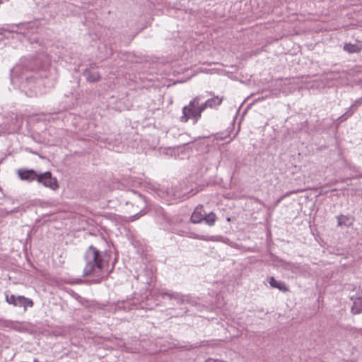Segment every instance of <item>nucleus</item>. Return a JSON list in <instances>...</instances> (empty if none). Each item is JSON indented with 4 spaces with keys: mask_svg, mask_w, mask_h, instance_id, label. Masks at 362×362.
Returning <instances> with one entry per match:
<instances>
[{
    "mask_svg": "<svg viewBox=\"0 0 362 362\" xmlns=\"http://www.w3.org/2000/svg\"><path fill=\"white\" fill-rule=\"evenodd\" d=\"M84 259L86 265L83 276H93L96 277L95 283H99L105 276L103 269L105 265L100 252L93 246H90L86 252Z\"/></svg>",
    "mask_w": 362,
    "mask_h": 362,
    "instance_id": "1",
    "label": "nucleus"
},
{
    "mask_svg": "<svg viewBox=\"0 0 362 362\" xmlns=\"http://www.w3.org/2000/svg\"><path fill=\"white\" fill-rule=\"evenodd\" d=\"M200 97L194 98L187 105L182 107V115L180 120L181 122L186 123L189 119H192L197 122L201 117L202 112L205 110L202 103H199Z\"/></svg>",
    "mask_w": 362,
    "mask_h": 362,
    "instance_id": "2",
    "label": "nucleus"
},
{
    "mask_svg": "<svg viewBox=\"0 0 362 362\" xmlns=\"http://www.w3.org/2000/svg\"><path fill=\"white\" fill-rule=\"evenodd\" d=\"M37 181L54 191L59 188V184L56 177L52 176L49 171L38 174Z\"/></svg>",
    "mask_w": 362,
    "mask_h": 362,
    "instance_id": "3",
    "label": "nucleus"
},
{
    "mask_svg": "<svg viewBox=\"0 0 362 362\" xmlns=\"http://www.w3.org/2000/svg\"><path fill=\"white\" fill-rule=\"evenodd\" d=\"M18 175L22 180L33 181L37 178L38 174L33 170H18Z\"/></svg>",
    "mask_w": 362,
    "mask_h": 362,
    "instance_id": "4",
    "label": "nucleus"
},
{
    "mask_svg": "<svg viewBox=\"0 0 362 362\" xmlns=\"http://www.w3.org/2000/svg\"><path fill=\"white\" fill-rule=\"evenodd\" d=\"M205 214H203V206L198 205L192 213L190 220L194 223H199L204 219Z\"/></svg>",
    "mask_w": 362,
    "mask_h": 362,
    "instance_id": "5",
    "label": "nucleus"
},
{
    "mask_svg": "<svg viewBox=\"0 0 362 362\" xmlns=\"http://www.w3.org/2000/svg\"><path fill=\"white\" fill-rule=\"evenodd\" d=\"M223 99H224L223 96H218V95L214 96L213 98L206 100L204 103H202V105H203L204 110L206 107H210V108L216 107L222 103Z\"/></svg>",
    "mask_w": 362,
    "mask_h": 362,
    "instance_id": "6",
    "label": "nucleus"
},
{
    "mask_svg": "<svg viewBox=\"0 0 362 362\" xmlns=\"http://www.w3.org/2000/svg\"><path fill=\"white\" fill-rule=\"evenodd\" d=\"M83 76L89 82H97L100 79V74L98 71L86 69L83 71Z\"/></svg>",
    "mask_w": 362,
    "mask_h": 362,
    "instance_id": "7",
    "label": "nucleus"
},
{
    "mask_svg": "<svg viewBox=\"0 0 362 362\" xmlns=\"http://www.w3.org/2000/svg\"><path fill=\"white\" fill-rule=\"evenodd\" d=\"M354 300V305L351 308L352 314L357 315L362 313V297L354 298H351Z\"/></svg>",
    "mask_w": 362,
    "mask_h": 362,
    "instance_id": "8",
    "label": "nucleus"
},
{
    "mask_svg": "<svg viewBox=\"0 0 362 362\" xmlns=\"http://www.w3.org/2000/svg\"><path fill=\"white\" fill-rule=\"evenodd\" d=\"M269 283L272 287L278 288L281 291L286 292L288 291L284 282L276 281L273 276L269 278Z\"/></svg>",
    "mask_w": 362,
    "mask_h": 362,
    "instance_id": "9",
    "label": "nucleus"
},
{
    "mask_svg": "<svg viewBox=\"0 0 362 362\" xmlns=\"http://www.w3.org/2000/svg\"><path fill=\"white\" fill-rule=\"evenodd\" d=\"M337 218L338 220V226H350L353 223L352 218L346 216L339 215Z\"/></svg>",
    "mask_w": 362,
    "mask_h": 362,
    "instance_id": "10",
    "label": "nucleus"
},
{
    "mask_svg": "<svg viewBox=\"0 0 362 362\" xmlns=\"http://www.w3.org/2000/svg\"><path fill=\"white\" fill-rule=\"evenodd\" d=\"M18 306H23L25 308L26 307H33V302L31 299L25 298L23 296H18Z\"/></svg>",
    "mask_w": 362,
    "mask_h": 362,
    "instance_id": "11",
    "label": "nucleus"
},
{
    "mask_svg": "<svg viewBox=\"0 0 362 362\" xmlns=\"http://www.w3.org/2000/svg\"><path fill=\"white\" fill-rule=\"evenodd\" d=\"M344 49L349 53H357L361 51V48L357 45L349 43L344 45Z\"/></svg>",
    "mask_w": 362,
    "mask_h": 362,
    "instance_id": "12",
    "label": "nucleus"
},
{
    "mask_svg": "<svg viewBox=\"0 0 362 362\" xmlns=\"http://www.w3.org/2000/svg\"><path fill=\"white\" fill-rule=\"evenodd\" d=\"M204 221H205L209 226H213L216 221V216L214 212H210L207 215L205 214Z\"/></svg>",
    "mask_w": 362,
    "mask_h": 362,
    "instance_id": "13",
    "label": "nucleus"
},
{
    "mask_svg": "<svg viewBox=\"0 0 362 362\" xmlns=\"http://www.w3.org/2000/svg\"><path fill=\"white\" fill-rule=\"evenodd\" d=\"M6 300L9 304H12L14 306H18V296H16L14 295H11L9 296H6Z\"/></svg>",
    "mask_w": 362,
    "mask_h": 362,
    "instance_id": "14",
    "label": "nucleus"
},
{
    "mask_svg": "<svg viewBox=\"0 0 362 362\" xmlns=\"http://www.w3.org/2000/svg\"><path fill=\"white\" fill-rule=\"evenodd\" d=\"M164 295L165 296H168L169 297L170 299H172V298H175V299H177L179 300L180 298L178 296L177 294H168V293H165Z\"/></svg>",
    "mask_w": 362,
    "mask_h": 362,
    "instance_id": "15",
    "label": "nucleus"
},
{
    "mask_svg": "<svg viewBox=\"0 0 362 362\" xmlns=\"http://www.w3.org/2000/svg\"><path fill=\"white\" fill-rule=\"evenodd\" d=\"M205 362H226V361L209 358Z\"/></svg>",
    "mask_w": 362,
    "mask_h": 362,
    "instance_id": "16",
    "label": "nucleus"
},
{
    "mask_svg": "<svg viewBox=\"0 0 362 362\" xmlns=\"http://www.w3.org/2000/svg\"><path fill=\"white\" fill-rule=\"evenodd\" d=\"M195 238H197V239H199V240H209V238H204L202 235H197L195 237Z\"/></svg>",
    "mask_w": 362,
    "mask_h": 362,
    "instance_id": "17",
    "label": "nucleus"
},
{
    "mask_svg": "<svg viewBox=\"0 0 362 362\" xmlns=\"http://www.w3.org/2000/svg\"><path fill=\"white\" fill-rule=\"evenodd\" d=\"M350 109H351V110H353V111H354V110H356V107H355V105H351V106L350 107Z\"/></svg>",
    "mask_w": 362,
    "mask_h": 362,
    "instance_id": "18",
    "label": "nucleus"
},
{
    "mask_svg": "<svg viewBox=\"0 0 362 362\" xmlns=\"http://www.w3.org/2000/svg\"><path fill=\"white\" fill-rule=\"evenodd\" d=\"M292 193H293V192H287V193H286V194L284 197H286V196H288V195H290V194H292Z\"/></svg>",
    "mask_w": 362,
    "mask_h": 362,
    "instance_id": "19",
    "label": "nucleus"
},
{
    "mask_svg": "<svg viewBox=\"0 0 362 362\" xmlns=\"http://www.w3.org/2000/svg\"><path fill=\"white\" fill-rule=\"evenodd\" d=\"M282 198H281L279 200H278L277 203H279Z\"/></svg>",
    "mask_w": 362,
    "mask_h": 362,
    "instance_id": "20",
    "label": "nucleus"
},
{
    "mask_svg": "<svg viewBox=\"0 0 362 362\" xmlns=\"http://www.w3.org/2000/svg\"><path fill=\"white\" fill-rule=\"evenodd\" d=\"M360 331H362V329H361Z\"/></svg>",
    "mask_w": 362,
    "mask_h": 362,
    "instance_id": "21",
    "label": "nucleus"
}]
</instances>
